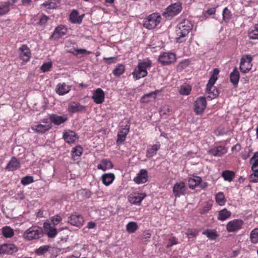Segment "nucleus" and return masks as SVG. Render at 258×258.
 <instances>
[{
  "mask_svg": "<svg viewBox=\"0 0 258 258\" xmlns=\"http://www.w3.org/2000/svg\"><path fill=\"white\" fill-rule=\"evenodd\" d=\"M192 28L191 22L188 20H183L177 26L175 40L176 43H181L187 39L188 34Z\"/></svg>",
  "mask_w": 258,
  "mask_h": 258,
  "instance_id": "obj_1",
  "label": "nucleus"
},
{
  "mask_svg": "<svg viewBox=\"0 0 258 258\" xmlns=\"http://www.w3.org/2000/svg\"><path fill=\"white\" fill-rule=\"evenodd\" d=\"M219 73V70L217 68L214 69L206 86V93L208 94V97L211 99L216 98L219 94L218 90L214 86L218 79Z\"/></svg>",
  "mask_w": 258,
  "mask_h": 258,
  "instance_id": "obj_2",
  "label": "nucleus"
},
{
  "mask_svg": "<svg viewBox=\"0 0 258 258\" xmlns=\"http://www.w3.org/2000/svg\"><path fill=\"white\" fill-rule=\"evenodd\" d=\"M152 65L150 60H144L138 63L137 67L133 72L134 78L136 80H139L147 75V70L149 69Z\"/></svg>",
  "mask_w": 258,
  "mask_h": 258,
  "instance_id": "obj_3",
  "label": "nucleus"
},
{
  "mask_svg": "<svg viewBox=\"0 0 258 258\" xmlns=\"http://www.w3.org/2000/svg\"><path fill=\"white\" fill-rule=\"evenodd\" d=\"M162 20L161 15L157 13H153L144 19L143 26L148 29L155 28L160 23Z\"/></svg>",
  "mask_w": 258,
  "mask_h": 258,
  "instance_id": "obj_4",
  "label": "nucleus"
},
{
  "mask_svg": "<svg viewBox=\"0 0 258 258\" xmlns=\"http://www.w3.org/2000/svg\"><path fill=\"white\" fill-rule=\"evenodd\" d=\"M43 236L42 229L37 226H32L23 233L24 238L27 240H32L41 238Z\"/></svg>",
  "mask_w": 258,
  "mask_h": 258,
  "instance_id": "obj_5",
  "label": "nucleus"
},
{
  "mask_svg": "<svg viewBox=\"0 0 258 258\" xmlns=\"http://www.w3.org/2000/svg\"><path fill=\"white\" fill-rule=\"evenodd\" d=\"M181 4L179 2L175 3L169 6L162 13V16L166 19L177 15L182 10Z\"/></svg>",
  "mask_w": 258,
  "mask_h": 258,
  "instance_id": "obj_6",
  "label": "nucleus"
},
{
  "mask_svg": "<svg viewBox=\"0 0 258 258\" xmlns=\"http://www.w3.org/2000/svg\"><path fill=\"white\" fill-rule=\"evenodd\" d=\"M244 222L240 219H233L228 222L226 226L229 232H236L242 229Z\"/></svg>",
  "mask_w": 258,
  "mask_h": 258,
  "instance_id": "obj_7",
  "label": "nucleus"
},
{
  "mask_svg": "<svg viewBox=\"0 0 258 258\" xmlns=\"http://www.w3.org/2000/svg\"><path fill=\"white\" fill-rule=\"evenodd\" d=\"M252 57L250 55H243L240 62V70L242 73H247L252 67Z\"/></svg>",
  "mask_w": 258,
  "mask_h": 258,
  "instance_id": "obj_8",
  "label": "nucleus"
},
{
  "mask_svg": "<svg viewBox=\"0 0 258 258\" xmlns=\"http://www.w3.org/2000/svg\"><path fill=\"white\" fill-rule=\"evenodd\" d=\"M207 106V101L205 97L197 98L194 102V111L197 114H202Z\"/></svg>",
  "mask_w": 258,
  "mask_h": 258,
  "instance_id": "obj_9",
  "label": "nucleus"
},
{
  "mask_svg": "<svg viewBox=\"0 0 258 258\" xmlns=\"http://www.w3.org/2000/svg\"><path fill=\"white\" fill-rule=\"evenodd\" d=\"M176 59L175 55L171 52H163L160 54L159 61L163 65L173 62Z\"/></svg>",
  "mask_w": 258,
  "mask_h": 258,
  "instance_id": "obj_10",
  "label": "nucleus"
},
{
  "mask_svg": "<svg viewBox=\"0 0 258 258\" xmlns=\"http://www.w3.org/2000/svg\"><path fill=\"white\" fill-rule=\"evenodd\" d=\"M227 152V149L224 146H217L211 148L208 151L209 155L214 157H221Z\"/></svg>",
  "mask_w": 258,
  "mask_h": 258,
  "instance_id": "obj_11",
  "label": "nucleus"
},
{
  "mask_svg": "<svg viewBox=\"0 0 258 258\" xmlns=\"http://www.w3.org/2000/svg\"><path fill=\"white\" fill-rule=\"evenodd\" d=\"M145 193H135L128 197L129 202L133 205H140L142 201L146 197Z\"/></svg>",
  "mask_w": 258,
  "mask_h": 258,
  "instance_id": "obj_12",
  "label": "nucleus"
},
{
  "mask_svg": "<svg viewBox=\"0 0 258 258\" xmlns=\"http://www.w3.org/2000/svg\"><path fill=\"white\" fill-rule=\"evenodd\" d=\"M47 119L43 120L42 122L45 123V124H38L37 125H33L31 126L32 130L38 133H44L48 131L51 127V124L50 123H47Z\"/></svg>",
  "mask_w": 258,
  "mask_h": 258,
  "instance_id": "obj_13",
  "label": "nucleus"
},
{
  "mask_svg": "<svg viewBox=\"0 0 258 258\" xmlns=\"http://www.w3.org/2000/svg\"><path fill=\"white\" fill-rule=\"evenodd\" d=\"M104 92L100 88H97L93 93L92 98L96 104L102 103L104 100Z\"/></svg>",
  "mask_w": 258,
  "mask_h": 258,
  "instance_id": "obj_14",
  "label": "nucleus"
},
{
  "mask_svg": "<svg viewBox=\"0 0 258 258\" xmlns=\"http://www.w3.org/2000/svg\"><path fill=\"white\" fill-rule=\"evenodd\" d=\"M20 58L25 62L30 60L31 52L27 45L24 44L19 48Z\"/></svg>",
  "mask_w": 258,
  "mask_h": 258,
  "instance_id": "obj_15",
  "label": "nucleus"
},
{
  "mask_svg": "<svg viewBox=\"0 0 258 258\" xmlns=\"http://www.w3.org/2000/svg\"><path fill=\"white\" fill-rule=\"evenodd\" d=\"M185 191V184L183 182L176 183L173 187V193L176 198L183 195Z\"/></svg>",
  "mask_w": 258,
  "mask_h": 258,
  "instance_id": "obj_16",
  "label": "nucleus"
},
{
  "mask_svg": "<svg viewBox=\"0 0 258 258\" xmlns=\"http://www.w3.org/2000/svg\"><path fill=\"white\" fill-rule=\"evenodd\" d=\"M148 172L146 169H141L137 175L134 178V181L137 184L144 183L148 180Z\"/></svg>",
  "mask_w": 258,
  "mask_h": 258,
  "instance_id": "obj_17",
  "label": "nucleus"
},
{
  "mask_svg": "<svg viewBox=\"0 0 258 258\" xmlns=\"http://www.w3.org/2000/svg\"><path fill=\"white\" fill-rule=\"evenodd\" d=\"M71 89V86L66 84L65 83H58L55 88L56 93L60 95L63 96L68 93Z\"/></svg>",
  "mask_w": 258,
  "mask_h": 258,
  "instance_id": "obj_18",
  "label": "nucleus"
},
{
  "mask_svg": "<svg viewBox=\"0 0 258 258\" xmlns=\"http://www.w3.org/2000/svg\"><path fill=\"white\" fill-rule=\"evenodd\" d=\"M63 138L64 141L69 143H74L77 140V134L73 131L67 130L63 132Z\"/></svg>",
  "mask_w": 258,
  "mask_h": 258,
  "instance_id": "obj_19",
  "label": "nucleus"
},
{
  "mask_svg": "<svg viewBox=\"0 0 258 258\" xmlns=\"http://www.w3.org/2000/svg\"><path fill=\"white\" fill-rule=\"evenodd\" d=\"M17 250V247L13 244H4L0 246V253L12 254Z\"/></svg>",
  "mask_w": 258,
  "mask_h": 258,
  "instance_id": "obj_20",
  "label": "nucleus"
},
{
  "mask_svg": "<svg viewBox=\"0 0 258 258\" xmlns=\"http://www.w3.org/2000/svg\"><path fill=\"white\" fill-rule=\"evenodd\" d=\"M67 32V29L63 26H59L56 27L51 37L54 39H58L65 35Z\"/></svg>",
  "mask_w": 258,
  "mask_h": 258,
  "instance_id": "obj_21",
  "label": "nucleus"
},
{
  "mask_svg": "<svg viewBox=\"0 0 258 258\" xmlns=\"http://www.w3.org/2000/svg\"><path fill=\"white\" fill-rule=\"evenodd\" d=\"M85 110V107L76 102H71L68 105V110L71 113L81 112Z\"/></svg>",
  "mask_w": 258,
  "mask_h": 258,
  "instance_id": "obj_22",
  "label": "nucleus"
},
{
  "mask_svg": "<svg viewBox=\"0 0 258 258\" xmlns=\"http://www.w3.org/2000/svg\"><path fill=\"white\" fill-rule=\"evenodd\" d=\"M130 125L126 124L124 127L122 128L121 130L117 134V139L116 142L117 144H121L125 140L126 136L129 132Z\"/></svg>",
  "mask_w": 258,
  "mask_h": 258,
  "instance_id": "obj_23",
  "label": "nucleus"
},
{
  "mask_svg": "<svg viewBox=\"0 0 258 258\" xmlns=\"http://www.w3.org/2000/svg\"><path fill=\"white\" fill-rule=\"evenodd\" d=\"M69 223L75 226L79 227L84 222L83 217L79 215L73 214L69 218Z\"/></svg>",
  "mask_w": 258,
  "mask_h": 258,
  "instance_id": "obj_24",
  "label": "nucleus"
},
{
  "mask_svg": "<svg viewBox=\"0 0 258 258\" xmlns=\"http://www.w3.org/2000/svg\"><path fill=\"white\" fill-rule=\"evenodd\" d=\"M43 227L47 236L49 237L53 238L57 235V231L56 228L52 226L50 223H44Z\"/></svg>",
  "mask_w": 258,
  "mask_h": 258,
  "instance_id": "obj_25",
  "label": "nucleus"
},
{
  "mask_svg": "<svg viewBox=\"0 0 258 258\" xmlns=\"http://www.w3.org/2000/svg\"><path fill=\"white\" fill-rule=\"evenodd\" d=\"M83 15L79 16V12L76 10H73L70 15V20L74 24H80L83 20Z\"/></svg>",
  "mask_w": 258,
  "mask_h": 258,
  "instance_id": "obj_26",
  "label": "nucleus"
},
{
  "mask_svg": "<svg viewBox=\"0 0 258 258\" xmlns=\"http://www.w3.org/2000/svg\"><path fill=\"white\" fill-rule=\"evenodd\" d=\"M20 166V163L15 157H12L8 163L6 169L9 171H15Z\"/></svg>",
  "mask_w": 258,
  "mask_h": 258,
  "instance_id": "obj_27",
  "label": "nucleus"
},
{
  "mask_svg": "<svg viewBox=\"0 0 258 258\" xmlns=\"http://www.w3.org/2000/svg\"><path fill=\"white\" fill-rule=\"evenodd\" d=\"M159 90H156L155 91L144 95L141 98V103H148L156 98Z\"/></svg>",
  "mask_w": 258,
  "mask_h": 258,
  "instance_id": "obj_28",
  "label": "nucleus"
},
{
  "mask_svg": "<svg viewBox=\"0 0 258 258\" xmlns=\"http://www.w3.org/2000/svg\"><path fill=\"white\" fill-rule=\"evenodd\" d=\"M101 179L103 184L109 186L114 181L115 175L112 173H104L101 176Z\"/></svg>",
  "mask_w": 258,
  "mask_h": 258,
  "instance_id": "obj_29",
  "label": "nucleus"
},
{
  "mask_svg": "<svg viewBox=\"0 0 258 258\" xmlns=\"http://www.w3.org/2000/svg\"><path fill=\"white\" fill-rule=\"evenodd\" d=\"M68 118L66 115L59 116L56 114H52L50 116L51 121L56 125H60L67 120Z\"/></svg>",
  "mask_w": 258,
  "mask_h": 258,
  "instance_id": "obj_30",
  "label": "nucleus"
},
{
  "mask_svg": "<svg viewBox=\"0 0 258 258\" xmlns=\"http://www.w3.org/2000/svg\"><path fill=\"white\" fill-rule=\"evenodd\" d=\"M113 164L108 159H105L101 161L100 163L97 165V168L104 171L113 168Z\"/></svg>",
  "mask_w": 258,
  "mask_h": 258,
  "instance_id": "obj_31",
  "label": "nucleus"
},
{
  "mask_svg": "<svg viewBox=\"0 0 258 258\" xmlns=\"http://www.w3.org/2000/svg\"><path fill=\"white\" fill-rule=\"evenodd\" d=\"M202 181V178L199 176H192L189 177L188 180L189 187L191 189H194L196 187L199 186Z\"/></svg>",
  "mask_w": 258,
  "mask_h": 258,
  "instance_id": "obj_32",
  "label": "nucleus"
},
{
  "mask_svg": "<svg viewBox=\"0 0 258 258\" xmlns=\"http://www.w3.org/2000/svg\"><path fill=\"white\" fill-rule=\"evenodd\" d=\"M230 82L234 85L236 86L239 82L240 76L239 73L236 67H235L232 72L229 75Z\"/></svg>",
  "mask_w": 258,
  "mask_h": 258,
  "instance_id": "obj_33",
  "label": "nucleus"
},
{
  "mask_svg": "<svg viewBox=\"0 0 258 258\" xmlns=\"http://www.w3.org/2000/svg\"><path fill=\"white\" fill-rule=\"evenodd\" d=\"M248 37L251 40H258V24L251 27L248 31Z\"/></svg>",
  "mask_w": 258,
  "mask_h": 258,
  "instance_id": "obj_34",
  "label": "nucleus"
},
{
  "mask_svg": "<svg viewBox=\"0 0 258 258\" xmlns=\"http://www.w3.org/2000/svg\"><path fill=\"white\" fill-rule=\"evenodd\" d=\"M231 215V212L226 208H224L218 212L217 219L221 221H223L229 218Z\"/></svg>",
  "mask_w": 258,
  "mask_h": 258,
  "instance_id": "obj_35",
  "label": "nucleus"
},
{
  "mask_svg": "<svg viewBox=\"0 0 258 258\" xmlns=\"http://www.w3.org/2000/svg\"><path fill=\"white\" fill-rule=\"evenodd\" d=\"M203 234L212 240H215L218 237V234L215 229H206L203 232Z\"/></svg>",
  "mask_w": 258,
  "mask_h": 258,
  "instance_id": "obj_36",
  "label": "nucleus"
},
{
  "mask_svg": "<svg viewBox=\"0 0 258 258\" xmlns=\"http://www.w3.org/2000/svg\"><path fill=\"white\" fill-rule=\"evenodd\" d=\"M250 163L251 164V170L253 171H258V152L253 154Z\"/></svg>",
  "mask_w": 258,
  "mask_h": 258,
  "instance_id": "obj_37",
  "label": "nucleus"
},
{
  "mask_svg": "<svg viewBox=\"0 0 258 258\" xmlns=\"http://www.w3.org/2000/svg\"><path fill=\"white\" fill-rule=\"evenodd\" d=\"M160 147V145H154L151 148H149L147 150L146 156L148 158H151L153 157L156 154L157 151L159 150Z\"/></svg>",
  "mask_w": 258,
  "mask_h": 258,
  "instance_id": "obj_38",
  "label": "nucleus"
},
{
  "mask_svg": "<svg viewBox=\"0 0 258 258\" xmlns=\"http://www.w3.org/2000/svg\"><path fill=\"white\" fill-rule=\"evenodd\" d=\"M3 236L6 238H10L14 234V230L9 226H5L2 229Z\"/></svg>",
  "mask_w": 258,
  "mask_h": 258,
  "instance_id": "obj_39",
  "label": "nucleus"
},
{
  "mask_svg": "<svg viewBox=\"0 0 258 258\" xmlns=\"http://www.w3.org/2000/svg\"><path fill=\"white\" fill-rule=\"evenodd\" d=\"M216 203L220 206H224L226 203L225 196L222 192H218L215 197Z\"/></svg>",
  "mask_w": 258,
  "mask_h": 258,
  "instance_id": "obj_40",
  "label": "nucleus"
},
{
  "mask_svg": "<svg viewBox=\"0 0 258 258\" xmlns=\"http://www.w3.org/2000/svg\"><path fill=\"white\" fill-rule=\"evenodd\" d=\"M191 87L188 84L182 85L179 90V93L182 95H188L190 93Z\"/></svg>",
  "mask_w": 258,
  "mask_h": 258,
  "instance_id": "obj_41",
  "label": "nucleus"
},
{
  "mask_svg": "<svg viewBox=\"0 0 258 258\" xmlns=\"http://www.w3.org/2000/svg\"><path fill=\"white\" fill-rule=\"evenodd\" d=\"M138 226L135 222H130L126 225V230L129 233H133L138 229Z\"/></svg>",
  "mask_w": 258,
  "mask_h": 258,
  "instance_id": "obj_42",
  "label": "nucleus"
},
{
  "mask_svg": "<svg viewBox=\"0 0 258 258\" xmlns=\"http://www.w3.org/2000/svg\"><path fill=\"white\" fill-rule=\"evenodd\" d=\"M235 176V174L233 171L229 170L224 171L222 173V176L225 180L231 181L233 180Z\"/></svg>",
  "mask_w": 258,
  "mask_h": 258,
  "instance_id": "obj_43",
  "label": "nucleus"
},
{
  "mask_svg": "<svg viewBox=\"0 0 258 258\" xmlns=\"http://www.w3.org/2000/svg\"><path fill=\"white\" fill-rule=\"evenodd\" d=\"M250 239L252 243H258V228L253 229L250 234Z\"/></svg>",
  "mask_w": 258,
  "mask_h": 258,
  "instance_id": "obj_44",
  "label": "nucleus"
},
{
  "mask_svg": "<svg viewBox=\"0 0 258 258\" xmlns=\"http://www.w3.org/2000/svg\"><path fill=\"white\" fill-rule=\"evenodd\" d=\"M222 15L223 20L225 23L228 22L232 17L231 11L226 7L224 9Z\"/></svg>",
  "mask_w": 258,
  "mask_h": 258,
  "instance_id": "obj_45",
  "label": "nucleus"
},
{
  "mask_svg": "<svg viewBox=\"0 0 258 258\" xmlns=\"http://www.w3.org/2000/svg\"><path fill=\"white\" fill-rule=\"evenodd\" d=\"M124 66L123 64H119L113 70V74L115 76H119L124 73Z\"/></svg>",
  "mask_w": 258,
  "mask_h": 258,
  "instance_id": "obj_46",
  "label": "nucleus"
},
{
  "mask_svg": "<svg viewBox=\"0 0 258 258\" xmlns=\"http://www.w3.org/2000/svg\"><path fill=\"white\" fill-rule=\"evenodd\" d=\"M49 245L41 246L35 250V253L39 255H43L49 250Z\"/></svg>",
  "mask_w": 258,
  "mask_h": 258,
  "instance_id": "obj_47",
  "label": "nucleus"
},
{
  "mask_svg": "<svg viewBox=\"0 0 258 258\" xmlns=\"http://www.w3.org/2000/svg\"><path fill=\"white\" fill-rule=\"evenodd\" d=\"M82 148L80 146H78L73 149L72 157L73 158H75L76 157H79L82 154Z\"/></svg>",
  "mask_w": 258,
  "mask_h": 258,
  "instance_id": "obj_48",
  "label": "nucleus"
},
{
  "mask_svg": "<svg viewBox=\"0 0 258 258\" xmlns=\"http://www.w3.org/2000/svg\"><path fill=\"white\" fill-rule=\"evenodd\" d=\"M70 53H71L75 55H78L79 54L83 55L90 54L91 53V52L88 51L85 49H74L73 51H70Z\"/></svg>",
  "mask_w": 258,
  "mask_h": 258,
  "instance_id": "obj_49",
  "label": "nucleus"
},
{
  "mask_svg": "<svg viewBox=\"0 0 258 258\" xmlns=\"http://www.w3.org/2000/svg\"><path fill=\"white\" fill-rule=\"evenodd\" d=\"M51 225H57L62 220V217L60 215H56L52 216L50 219Z\"/></svg>",
  "mask_w": 258,
  "mask_h": 258,
  "instance_id": "obj_50",
  "label": "nucleus"
},
{
  "mask_svg": "<svg viewBox=\"0 0 258 258\" xmlns=\"http://www.w3.org/2000/svg\"><path fill=\"white\" fill-rule=\"evenodd\" d=\"M52 63L51 61L44 62L41 67V70L42 72H47L50 70V69L52 68Z\"/></svg>",
  "mask_w": 258,
  "mask_h": 258,
  "instance_id": "obj_51",
  "label": "nucleus"
},
{
  "mask_svg": "<svg viewBox=\"0 0 258 258\" xmlns=\"http://www.w3.org/2000/svg\"><path fill=\"white\" fill-rule=\"evenodd\" d=\"M33 182V178L32 176H26L21 179V183L23 185H26Z\"/></svg>",
  "mask_w": 258,
  "mask_h": 258,
  "instance_id": "obj_52",
  "label": "nucleus"
},
{
  "mask_svg": "<svg viewBox=\"0 0 258 258\" xmlns=\"http://www.w3.org/2000/svg\"><path fill=\"white\" fill-rule=\"evenodd\" d=\"M9 11V5L7 4H0V15H4Z\"/></svg>",
  "mask_w": 258,
  "mask_h": 258,
  "instance_id": "obj_53",
  "label": "nucleus"
},
{
  "mask_svg": "<svg viewBox=\"0 0 258 258\" xmlns=\"http://www.w3.org/2000/svg\"><path fill=\"white\" fill-rule=\"evenodd\" d=\"M43 5L46 9H54L56 7L55 3L50 0L45 2Z\"/></svg>",
  "mask_w": 258,
  "mask_h": 258,
  "instance_id": "obj_54",
  "label": "nucleus"
},
{
  "mask_svg": "<svg viewBox=\"0 0 258 258\" xmlns=\"http://www.w3.org/2000/svg\"><path fill=\"white\" fill-rule=\"evenodd\" d=\"M198 233V231L196 229H188L186 232V235L188 238H191L196 237Z\"/></svg>",
  "mask_w": 258,
  "mask_h": 258,
  "instance_id": "obj_55",
  "label": "nucleus"
},
{
  "mask_svg": "<svg viewBox=\"0 0 258 258\" xmlns=\"http://www.w3.org/2000/svg\"><path fill=\"white\" fill-rule=\"evenodd\" d=\"M212 207V205L209 203H207L203 208L200 210V213L204 214L209 212Z\"/></svg>",
  "mask_w": 258,
  "mask_h": 258,
  "instance_id": "obj_56",
  "label": "nucleus"
},
{
  "mask_svg": "<svg viewBox=\"0 0 258 258\" xmlns=\"http://www.w3.org/2000/svg\"><path fill=\"white\" fill-rule=\"evenodd\" d=\"M178 243L177 239L175 237H171L169 239V242L166 246L167 248H169L174 245Z\"/></svg>",
  "mask_w": 258,
  "mask_h": 258,
  "instance_id": "obj_57",
  "label": "nucleus"
},
{
  "mask_svg": "<svg viewBox=\"0 0 258 258\" xmlns=\"http://www.w3.org/2000/svg\"><path fill=\"white\" fill-rule=\"evenodd\" d=\"M253 173H252L250 175V181L252 182H258V171H253Z\"/></svg>",
  "mask_w": 258,
  "mask_h": 258,
  "instance_id": "obj_58",
  "label": "nucleus"
},
{
  "mask_svg": "<svg viewBox=\"0 0 258 258\" xmlns=\"http://www.w3.org/2000/svg\"><path fill=\"white\" fill-rule=\"evenodd\" d=\"M48 18L46 16H43L40 19L39 23L41 25L44 24L48 20Z\"/></svg>",
  "mask_w": 258,
  "mask_h": 258,
  "instance_id": "obj_59",
  "label": "nucleus"
},
{
  "mask_svg": "<svg viewBox=\"0 0 258 258\" xmlns=\"http://www.w3.org/2000/svg\"><path fill=\"white\" fill-rule=\"evenodd\" d=\"M96 226V224L93 222V221H90L87 224V228L89 229H93L95 228Z\"/></svg>",
  "mask_w": 258,
  "mask_h": 258,
  "instance_id": "obj_60",
  "label": "nucleus"
},
{
  "mask_svg": "<svg viewBox=\"0 0 258 258\" xmlns=\"http://www.w3.org/2000/svg\"><path fill=\"white\" fill-rule=\"evenodd\" d=\"M216 12V9L215 8H211L207 11V13L209 15H213Z\"/></svg>",
  "mask_w": 258,
  "mask_h": 258,
  "instance_id": "obj_61",
  "label": "nucleus"
},
{
  "mask_svg": "<svg viewBox=\"0 0 258 258\" xmlns=\"http://www.w3.org/2000/svg\"><path fill=\"white\" fill-rule=\"evenodd\" d=\"M208 183L207 182L201 181V183L199 185L200 187L202 189H205L208 186Z\"/></svg>",
  "mask_w": 258,
  "mask_h": 258,
  "instance_id": "obj_62",
  "label": "nucleus"
},
{
  "mask_svg": "<svg viewBox=\"0 0 258 258\" xmlns=\"http://www.w3.org/2000/svg\"><path fill=\"white\" fill-rule=\"evenodd\" d=\"M32 0H22V2L24 5H29Z\"/></svg>",
  "mask_w": 258,
  "mask_h": 258,
  "instance_id": "obj_63",
  "label": "nucleus"
},
{
  "mask_svg": "<svg viewBox=\"0 0 258 258\" xmlns=\"http://www.w3.org/2000/svg\"><path fill=\"white\" fill-rule=\"evenodd\" d=\"M114 1V0H105V2L109 4H112Z\"/></svg>",
  "mask_w": 258,
  "mask_h": 258,
  "instance_id": "obj_64",
  "label": "nucleus"
}]
</instances>
